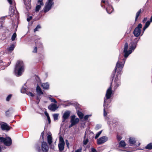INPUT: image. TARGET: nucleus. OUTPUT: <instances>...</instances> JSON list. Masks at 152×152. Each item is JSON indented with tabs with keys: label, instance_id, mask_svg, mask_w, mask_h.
<instances>
[{
	"label": "nucleus",
	"instance_id": "obj_33",
	"mask_svg": "<svg viewBox=\"0 0 152 152\" xmlns=\"http://www.w3.org/2000/svg\"><path fill=\"white\" fill-rule=\"evenodd\" d=\"M41 7L40 5H37L36 7L35 11L36 12H39Z\"/></svg>",
	"mask_w": 152,
	"mask_h": 152
},
{
	"label": "nucleus",
	"instance_id": "obj_41",
	"mask_svg": "<svg viewBox=\"0 0 152 152\" xmlns=\"http://www.w3.org/2000/svg\"><path fill=\"white\" fill-rule=\"evenodd\" d=\"M151 22L149 20L146 23H145V26H147V27H148L150 25Z\"/></svg>",
	"mask_w": 152,
	"mask_h": 152
},
{
	"label": "nucleus",
	"instance_id": "obj_9",
	"mask_svg": "<svg viewBox=\"0 0 152 152\" xmlns=\"http://www.w3.org/2000/svg\"><path fill=\"white\" fill-rule=\"evenodd\" d=\"M139 40V39L137 38H135L134 41L131 42L129 49L131 50L132 51H134L136 47Z\"/></svg>",
	"mask_w": 152,
	"mask_h": 152
},
{
	"label": "nucleus",
	"instance_id": "obj_54",
	"mask_svg": "<svg viewBox=\"0 0 152 152\" xmlns=\"http://www.w3.org/2000/svg\"><path fill=\"white\" fill-rule=\"evenodd\" d=\"M148 28V27H147V26H144V27H143V31H144L145 30Z\"/></svg>",
	"mask_w": 152,
	"mask_h": 152
},
{
	"label": "nucleus",
	"instance_id": "obj_12",
	"mask_svg": "<svg viewBox=\"0 0 152 152\" xmlns=\"http://www.w3.org/2000/svg\"><path fill=\"white\" fill-rule=\"evenodd\" d=\"M75 115H74L71 116L70 123H72L74 125L77 124L79 121V118H75Z\"/></svg>",
	"mask_w": 152,
	"mask_h": 152
},
{
	"label": "nucleus",
	"instance_id": "obj_60",
	"mask_svg": "<svg viewBox=\"0 0 152 152\" xmlns=\"http://www.w3.org/2000/svg\"><path fill=\"white\" fill-rule=\"evenodd\" d=\"M2 152V149L1 147L0 146V152Z\"/></svg>",
	"mask_w": 152,
	"mask_h": 152
},
{
	"label": "nucleus",
	"instance_id": "obj_24",
	"mask_svg": "<svg viewBox=\"0 0 152 152\" xmlns=\"http://www.w3.org/2000/svg\"><path fill=\"white\" fill-rule=\"evenodd\" d=\"M15 45L14 44H11L10 46L7 48V50L8 51L10 52H12L14 50Z\"/></svg>",
	"mask_w": 152,
	"mask_h": 152
},
{
	"label": "nucleus",
	"instance_id": "obj_49",
	"mask_svg": "<svg viewBox=\"0 0 152 152\" xmlns=\"http://www.w3.org/2000/svg\"><path fill=\"white\" fill-rule=\"evenodd\" d=\"M47 119L48 121V124H50L51 123V120L50 119V117H47Z\"/></svg>",
	"mask_w": 152,
	"mask_h": 152
},
{
	"label": "nucleus",
	"instance_id": "obj_34",
	"mask_svg": "<svg viewBox=\"0 0 152 152\" xmlns=\"http://www.w3.org/2000/svg\"><path fill=\"white\" fill-rule=\"evenodd\" d=\"M59 142L60 143H65L63 138L61 136L59 137Z\"/></svg>",
	"mask_w": 152,
	"mask_h": 152
},
{
	"label": "nucleus",
	"instance_id": "obj_30",
	"mask_svg": "<svg viewBox=\"0 0 152 152\" xmlns=\"http://www.w3.org/2000/svg\"><path fill=\"white\" fill-rule=\"evenodd\" d=\"M17 36V34L15 32L14 33L11 37V40L12 41H14L15 40V38H16Z\"/></svg>",
	"mask_w": 152,
	"mask_h": 152
},
{
	"label": "nucleus",
	"instance_id": "obj_43",
	"mask_svg": "<svg viewBox=\"0 0 152 152\" xmlns=\"http://www.w3.org/2000/svg\"><path fill=\"white\" fill-rule=\"evenodd\" d=\"M38 3L40 4V5H43V0H38Z\"/></svg>",
	"mask_w": 152,
	"mask_h": 152
},
{
	"label": "nucleus",
	"instance_id": "obj_21",
	"mask_svg": "<svg viewBox=\"0 0 152 152\" xmlns=\"http://www.w3.org/2000/svg\"><path fill=\"white\" fill-rule=\"evenodd\" d=\"M65 143H59L58 144V147L59 151H62L64 150Z\"/></svg>",
	"mask_w": 152,
	"mask_h": 152
},
{
	"label": "nucleus",
	"instance_id": "obj_52",
	"mask_svg": "<svg viewBox=\"0 0 152 152\" xmlns=\"http://www.w3.org/2000/svg\"><path fill=\"white\" fill-rule=\"evenodd\" d=\"M74 126H75V125L73 124H72V123H71V124H70L69 126V128H70Z\"/></svg>",
	"mask_w": 152,
	"mask_h": 152
},
{
	"label": "nucleus",
	"instance_id": "obj_11",
	"mask_svg": "<svg viewBox=\"0 0 152 152\" xmlns=\"http://www.w3.org/2000/svg\"><path fill=\"white\" fill-rule=\"evenodd\" d=\"M108 138L107 137L105 136L100 137L97 140V144L98 145L102 144L107 141Z\"/></svg>",
	"mask_w": 152,
	"mask_h": 152
},
{
	"label": "nucleus",
	"instance_id": "obj_56",
	"mask_svg": "<svg viewBox=\"0 0 152 152\" xmlns=\"http://www.w3.org/2000/svg\"><path fill=\"white\" fill-rule=\"evenodd\" d=\"M106 2H107V1H105L104 0H102V1H101V3H104V4L105 5V4L106 3ZM104 6L105 7V5Z\"/></svg>",
	"mask_w": 152,
	"mask_h": 152
},
{
	"label": "nucleus",
	"instance_id": "obj_42",
	"mask_svg": "<svg viewBox=\"0 0 152 152\" xmlns=\"http://www.w3.org/2000/svg\"><path fill=\"white\" fill-rule=\"evenodd\" d=\"M44 131H43L41 133V137H42V139L43 141L44 140Z\"/></svg>",
	"mask_w": 152,
	"mask_h": 152
},
{
	"label": "nucleus",
	"instance_id": "obj_59",
	"mask_svg": "<svg viewBox=\"0 0 152 152\" xmlns=\"http://www.w3.org/2000/svg\"><path fill=\"white\" fill-rule=\"evenodd\" d=\"M150 22H152V15L151 16L150 19Z\"/></svg>",
	"mask_w": 152,
	"mask_h": 152
},
{
	"label": "nucleus",
	"instance_id": "obj_48",
	"mask_svg": "<svg viewBox=\"0 0 152 152\" xmlns=\"http://www.w3.org/2000/svg\"><path fill=\"white\" fill-rule=\"evenodd\" d=\"M91 152H97V151L96 149L94 148H91Z\"/></svg>",
	"mask_w": 152,
	"mask_h": 152
},
{
	"label": "nucleus",
	"instance_id": "obj_37",
	"mask_svg": "<svg viewBox=\"0 0 152 152\" xmlns=\"http://www.w3.org/2000/svg\"><path fill=\"white\" fill-rule=\"evenodd\" d=\"M26 93L27 95H28L29 96H31L32 97H33L34 96V94H33L32 93H31V92H28L27 91V92Z\"/></svg>",
	"mask_w": 152,
	"mask_h": 152
},
{
	"label": "nucleus",
	"instance_id": "obj_47",
	"mask_svg": "<svg viewBox=\"0 0 152 152\" xmlns=\"http://www.w3.org/2000/svg\"><path fill=\"white\" fill-rule=\"evenodd\" d=\"M66 144L67 145V147L69 148V143L68 141L67 140H66Z\"/></svg>",
	"mask_w": 152,
	"mask_h": 152
},
{
	"label": "nucleus",
	"instance_id": "obj_18",
	"mask_svg": "<svg viewBox=\"0 0 152 152\" xmlns=\"http://www.w3.org/2000/svg\"><path fill=\"white\" fill-rule=\"evenodd\" d=\"M144 11V9L143 8H142L140 9L137 12L136 14V17L135 18V22H136L139 17L140 15V14L142 13Z\"/></svg>",
	"mask_w": 152,
	"mask_h": 152
},
{
	"label": "nucleus",
	"instance_id": "obj_19",
	"mask_svg": "<svg viewBox=\"0 0 152 152\" xmlns=\"http://www.w3.org/2000/svg\"><path fill=\"white\" fill-rule=\"evenodd\" d=\"M129 141L131 146H132L134 145L136 142L135 139L132 137L129 138Z\"/></svg>",
	"mask_w": 152,
	"mask_h": 152
},
{
	"label": "nucleus",
	"instance_id": "obj_32",
	"mask_svg": "<svg viewBox=\"0 0 152 152\" xmlns=\"http://www.w3.org/2000/svg\"><path fill=\"white\" fill-rule=\"evenodd\" d=\"M102 130H101L98 132V133L96 134V135L95 136V139L99 137V136L100 135V134L102 133Z\"/></svg>",
	"mask_w": 152,
	"mask_h": 152
},
{
	"label": "nucleus",
	"instance_id": "obj_40",
	"mask_svg": "<svg viewBox=\"0 0 152 152\" xmlns=\"http://www.w3.org/2000/svg\"><path fill=\"white\" fill-rule=\"evenodd\" d=\"M90 115H85L84 118V121H87L88 119V118L89 116H90Z\"/></svg>",
	"mask_w": 152,
	"mask_h": 152
},
{
	"label": "nucleus",
	"instance_id": "obj_45",
	"mask_svg": "<svg viewBox=\"0 0 152 152\" xmlns=\"http://www.w3.org/2000/svg\"><path fill=\"white\" fill-rule=\"evenodd\" d=\"M117 139L118 141H120L122 139V137L120 135H117Z\"/></svg>",
	"mask_w": 152,
	"mask_h": 152
},
{
	"label": "nucleus",
	"instance_id": "obj_2",
	"mask_svg": "<svg viewBox=\"0 0 152 152\" xmlns=\"http://www.w3.org/2000/svg\"><path fill=\"white\" fill-rule=\"evenodd\" d=\"M24 64L22 61L18 60L15 65L14 69V72L16 75L20 76L22 74V72H24Z\"/></svg>",
	"mask_w": 152,
	"mask_h": 152
},
{
	"label": "nucleus",
	"instance_id": "obj_57",
	"mask_svg": "<svg viewBox=\"0 0 152 152\" xmlns=\"http://www.w3.org/2000/svg\"><path fill=\"white\" fill-rule=\"evenodd\" d=\"M36 99L37 100H39V101H40V98L38 96H37L36 97Z\"/></svg>",
	"mask_w": 152,
	"mask_h": 152
},
{
	"label": "nucleus",
	"instance_id": "obj_13",
	"mask_svg": "<svg viewBox=\"0 0 152 152\" xmlns=\"http://www.w3.org/2000/svg\"><path fill=\"white\" fill-rule=\"evenodd\" d=\"M106 8V10L109 14L111 13L113 10V7L108 2H106L105 4V7Z\"/></svg>",
	"mask_w": 152,
	"mask_h": 152
},
{
	"label": "nucleus",
	"instance_id": "obj_15",
	"mask_svg": "<svg viewBox=\"0 0 152 152\" xmlns=\"http://www.w3.org/2000/svg\"><path fill=\"white\" fill-rule=\"evenodd\" d=\"M104 115L106 116L107 115V113L106 111V109H108L109 107L108 106L110 103V102L109 103H106V100L104 99Z\"/></svg>",
	"mask_w": 152,
	"mask_h": 152
},
{
	"label": "nucleus",
	"instance_id": "obj_3",
	"mask_svg": "<svg viewBox=\"0 0 152 152\" xmlns=\"http://www.w3.org/2000/svg\"><path fill=\"white\" fill-rule=\"evenodd\" d=\"M0 142H3L5 145L10 146L12 145V140L10 137H7L6 138L0 137Z\"/></svg>",
	"mask_w": 152,
	"mask_h": 152
},
{
	"label": "nucleus",
	"instance_id": "obj_44",
	"mask_svg": "<svg viewBox=\"0 0 152 152\" xmlns=\"http://www.w3.org/2000/svg\"><path fill=\"white\" fill-rule=\"evenodd\" d=\"M101 126L100 125H99V124H97L96 127H95V129H96V130H98L99 129H100V128H101Z\"/></svg>",
	"mask_w": 152,
	"mask_h": 152
},
{
	"label": "nucleus",
	"instance_id": "obj_16",
	"mask_svg": "<svg viewBox=\"0 0 152 152\" xmlns=\"http://www.w3.org/2000/svg\"><path fill=\"white\" fill-rule=\"evenodd\" d=\"M58 107L56 104H52L48 107V108L50 110L54 111L58 108Z\"/></svg>",
	"mask_w": 152,
	"mask_h": 152
},
{
	"label": "nucleus",
	"instance_id": "obj_58",
	"mask_svg": "<svg viewBox=\"0 0 152 152\" xmlns=\"http://www.w3.org/2000/svg\"><path fill=\"white\" fill-rule=\"evenodd\" d=\"M81 150L80 149H77L76 151H75V152H81Z\"/></svg>",
	"mask_w": 152,
	"mask_h": 152
},
{
	"label": "nucleus",
	"instance_id": "obj_17",
	"mask_svg": "<svg viewBox=\"0 0 152 152\" xmlns=\"http://www.w3.org/2000/svg\"><path fill=\"white\" fill-rule=\"evenodd\" d=\"M40 38H38L36 39L35 40V42L36 44V45L37 47H38V48H42L43 44L40 41H39L40 39Z\"/></svg>",
	"mask_w": 152,
	"mask_h": 152
},
{
	"label": "nucleus",
	"instance_id": "obj_29",
	"mask_svg": "<svg viewBox=\"0 0 152 152\" xmlns=\"http://www.w3.org/2000/svg\"><path fill=\"white\" fill-rule=\"evenodd\" d=\"M119 145L121 147H124L126 146V144L124 140H121L119 143Z\"/></svg>",
	"mask_w": 152,
	"mask_h": 152
},
{
	"label": "nucleus",
	"instance_id": "obj_1",
	"mask_svg": "<svg viewBox=\"0 0 152 152\" xmlns=\"http://www.w3.org/2000/svg\"><path fill=\"white\" fill-rule=\"evenodd\" d=\"M124 63L121 62L118 60L117 62L114 70L113 72L111 77L112 78V83L113 80L115 76V73L116 72H117V75L114 81V89L115 90L117 89V88L119 86L121 85L120 77L121 74V72L123 68L125 60L124 58L123 59Z\"/></svg>",
	"mask_w": 152,
	"mask_h": 152
},
{
	"label": "nucleus",
	"instance_id": "obj_6",
	"mask_svg": "<svg viewBox=\"0 0 152 152\" xmlns=\"http://www.w3.org/2000/svg\"><path fill=\"white\" fill-rule=\"evenodd\" d=\"M41 148V150L39 147L37 148V150L39 152H40L41 150L43 152H48L49 150V147L46 142L43 141L42 142Z\"/></svg>",
	"mask_w": 152,
	"mask_h": 152
},
{
	"label": "nucleus",
	"instance_id": "obj_35",
	"mask_svg": "<svg viewBox=\"0 0 152 152\" xmlns=\"http://www.w3.org/2000/svg\"><path fill=\"white\" fill-rule=\"evenodd\" d=\"M41 28V27L39 25H37L36 28L34 29V32L38 31V29L40 28Z\"/></svg>",
	"mask_w": 152,
	"mask_h": 152
},
{
	"label": "nucleus",
	"instance_id": "obj_4",
	"mask_svg": "<svg viewBox=\"0 0 152 152\" xmlns=\"http://www.w3.org/2000/svg\"><path fill=\"white\" fill-rule=\"evenodd\" d=\"M54 4L53 0H48L46 3L45 6L44 8V12L46 13L50 10Z\"/></svg>",
	"mask_w": 152,
	"mask_h": 152
},
{
	"label": "nucleus",
	"instance_id": "obj_7",
	"mask_svg": "<svg viewBox=\"0 0 152 152\" xmlns=\"http://www.w3.org/2000/svg\"><path fill=\"white\" fill-rule=\"evenodd\" d=\"M142 24L140 23L134 29L133 32V34L135 37H138L140 36L142 31L141 28H142Z\"/></svg>",
	"mask_w": 152,
	"mask_h": 152
},
{
	"label": "nucleus",
	"instance_id": "obj_26",
	"mask_svg": "<svg viewBox=\"0 0 152 152\" xmlns=\"http://www.w3.org/2000/svg\"><path fill=\"white\" fill-rule=\"evenodd\" d=\"M12 113V110L9 109L6 112L5 115L7 117H9Z\"/></svg>",
	"mask_w": 152,
	"mask_h": 152
},
{
	"label": "nucleus",
	"instance_id": "obj_36",
	"mask_svg": "<svg viewBox=\"0 0 152 152\" xmlns=\"http://www.w3.org/2000/svg\"><path fill=\"white\" fill-rule=\"evenodd\" d=\"M12 96V94L9 95L6 98V101H9L10 100V99Z\"/></svg>",
	"mask_w": 152,
	"mask_h": 152
},
{
	"label": "nucleus",
	"instance_id": "obj_23",
	"mask_svg": "<svg viewBox=\"0 0 152 152\" xmlns=\"http://www.w3.org/2000/svg\"><path fill=\"white\" fill-rule=\"evenodd\" d=\"M42 86L44 89L48 90L49 89V85L48 83H43Z\"/></svg>",
	"mask_w": 152,
	"mask_h": 152
},
{
	"label": "nucleus",
	"instance_id": "obj_55",
	"mask_svg": "<svg viewBox=\"0 0 152 152\" xmlns=\"http://www.w3.org/2000/svg\"><path fill=\"white\" fill-rule=\"evenodd\" d=\"M8 2L11 5L12 3V0H7Z\"/></svg>",
	"mask_w": 152,
	"mask_h": 152
},
{
	"label": "nucleus",
	"instance_id": "obj_25",
	"mask_svg": "<svg viewBox=\"0 0 152 152\" xmlns=\"http://www.w3.org/2000/svg\"><path fill=\"white\" fill-rule=\"evenodd\" d=\"M47 140L48 143L49 145H50L52 142V138L51 136V134L49 135L47 137Z\"/></svg>",
	"mask_w": 152,
	"mask_h": 152
},
{
	"label": "nucleus",
	"instance_id": "obj_63",
	"mask_svg": "<svg viewBox=\"0 0 152 152\" xmlns=\"http://www.w3.org/2000/svg\"><path fill=\"white\" fill-rule=\"evenodd\" d=\"M101 5L102 7V4H101Z\"/></svg>",
	"mask_w": 152,
	"mask_h": 152
},
{
	"label": "nucleus",
	"instance_id": "obj_10",
	"mask_svg": "<svg viewBox=\"0 0 152 152\" xmlns=\"http://www.w3.org/2000/svg\"><path fill=\"white\" fill-rule=\"evenodd\" d=\"M1 128L2 130H6L8 131L10 130L12 127L9 126L6 123L2 122L0 124Z\"/></svg>",
	"mask_w": 152,
	"mask_h": 152
},
{
	"label": "nucleus",
	"instance_id": "obj_53",
	"mask_svg": "<svg viewBox=\"0 0 152 152\" xmlns=\"http://www.w3.org/2000/svg\"><path fill=\"white\" fill-rule=\"evenodd\" d=\"M148 28V27H147V26H144V27H143V31H144L145 30Z\"/></svg>",
	"mask_w": 152,
	"mask_h": 152
},
{
	"label": "nucleus",
	"instance_id": "obj_46",
	"mask_svg": "<svg viewBox=\"0 0 152 152\" xmlns=\"http://www.w3.org/2000/svg\"><path fill=\"white\" fill-rule=\"evenodd\" d=\"M32 18V17L31 16H29L27 18V20L28 22H29L31 20Z\"/></svg>",
	"mask_w": 152,
	"mask_h": 152
},
{
	"label": "nucleus",
	"instance_id": "obj_62",
	"mask_svg": "<svg viewBox=\"0 0 152 152\" xmlns=\"http://www.w3.org/2000/svg\"><path fill=\"white\" fill-rule=\"evenodd\" d=\"M68 106V105H66V106Z\"/></svg>",
	"mask_w": 152,
	"mask_h": 152
},
{
	"label": "nucleus",
	"instance_id": "obj_28",
	"mask_svg": "<svg viewBox=\"0 0 152 152\" xmlns=\"http://www.w3.org/2000/svg\"><path fill=\"white\" fill-rule=\"evenodd\" d=\"M145 148L147 149H152V142H151L148 144L145 147Z\"/></svg>",
	"mask_w": 152,
	"mask_h": 152
},
{
	"label": "nucleus",
	"instance_id": "obj_38",
	"mask_svg": "<svg viewBox=\"0 0 152 152\" xmlns=\"http://www.w3.org/2000/svg\"><path fill=\"white\" fill-rule=\"evenodd\" d=\"M50 99L51 102H54L55 103H57V102L56 101V99L53 98H50Z\"/></svg>",
	"mask_w": 152,
	"mask_h": 152
},
{
	"label": "nucleus",
	"instance_id": "obj_22",
	"mask_svg": "<svg viewBox=\"0 0 152 152\" xmlns=\"http://www.w3.org/2000/svg\"><path fill=\"white\" fill-rule=\"evenodd\" d=\"M36 91L38 94H43L41 88L38 85L36 88Z\"/></svg>",
	"mask_w": 152,
	"mask_h": 152
},
{
	"label": "nucleus",
	"instance_id": "obj_14",
	"mask_svg": "<svg viewBox=\"0 0 152 152\" xmlns=\"http://www.w3.org/2000/svg\"><path fill=\"white\" fill-rule=\"evenodd\" d=\"M70 112L69 111H67L64 112L62 117V122H64L70 116Z\"/></svg>",
	"mask_w": 152,
	"mask_h": 152
},
{
	"label": "nucleus",
	"instance_id": "obj_8",
	"mask_svg": "<svg viewBox=\"0 0 152 152\" xmlns=\"http://www.w3.org/2000/svg\"><path fill=\"white\" fill-rule=\"evenodd\" d=\"M128 44L127 42H126L124 45L123 51L124 53V56L125 58L127 57L132 52L131 50L129 49V50H128Z\"/></svg>",
	"mask_w": 152,
	"mask_h": 152
},
{
	"label": "nucleus",
	"instance_id": "obj_5",
	"mask_svg": "<svg viewBox=\"0 0 152 152\" xmlns=\"http://www.w3.org/2000/svg\"><path fill=\"white\" fill-rule=\"evenodd\" d=\"M112 82L111 83V85L109 88L107 89L106 95L105 97L106 98H104V99L106 100V103H109L110 102L107 101L108 99H109L111 97L112 94L113 93V91L112 90Z\"/></svg>",
	"mask_w": 152,
	"mask_h": 152
},
{
	"label": "nucleus",
	"instance_id": "obj_51",
	"mask_svg": "<svg viewBox=\"0 0 152 152\" xmlns=\"http://www.w3.org/2000/svg\"><path fill=\"white\" fill-rule=\"evenodd\" d=\"M45 114L47 117H49V115L48 113L46 111L45 112Z\"/></svg>",
	"mask_w": 152,
	"mask_h": 152
},
{
	"label": "nucleus",
	"instance_id": "obj_50",
	"mask_svg": "<svg viewBox=\"0 0 152 152\" xmlns=\"http://www.w3.org/2000/svg\"><path fill=\"white\" fill-rule=\"evenodd\" d=\"M147 18H145L142 20V22L144 23H145L147 20Z\"/></svg>",
	"mask_w": 152,
	"mask_h": 152
},
{
	"label": "nucleus",
	"instance_id": "obj_39",
	"mask_svg": "<svg viewBox=\"0 0 152 152\" xmlns=\"http://www.w3.org/2000/svg\"><path fill=\"white\" fill-rule=\"evenodd\" d=\"M37 46H36V47H35L34 48V50L32 51V52L33 53H37Z\"/></svg>",
	"mask_w": 152,
	"mask_h": 152
},
{
	"label": "nucleus",
	"instance_id": "obj_27",
	"mask_svg": "<svg viewBox=\"0 0 152 152\" xmlns=\"http://www.w3.org/2000/svg\"><path fill=\"white\" fill-rule=\"evenodd\" d=\"M77 114L80 119L83 118L84 115L81 112L78 111L77 112Z\"/></svg>",
	"mask_w": 152,
	"mask_h": 152
},
{
	"label": "nucleus",
	"instance_id": "obj_20",
	"mask_svg": "<svg viewBox=\"0 0 152 152\" xmlns=\"http://www.w3.org/2000/svg\"><path fill=\"white\" fill-rule=\"evenodd\" d=\"M86 132H85V135L83 137V145H86L89 141L88 139L87 138H86Z\"/></svg>",
	"mask_w": 152,
	"mask_h": 152
},
{
	"label": "nucleus",
	"instance_id": "obj_31",
	"mask_svg": "<svg viewBox=\"0 0 152 152\" xmlns=\"http://www.w3.org/2000/svg\"><path fill=\"white\" fill-rule=\"evenodd\" d=\"M58 114H55L53 115V119L54 120L56 121L58 120Z\"/></svg>",
	"mask_w": 152,
	"mask_h": 152
},
{
	"label": "nucleus",
	"instance_id": "obj_61",
	"mask_svg": "<svg viewBox=\"0 0 152 152\" xmlns=\"http://www.w3.org/2000/svg\"><path fill=\"white\" fill-rule=\"evenodd\" d=\"M140 143H139V144H138V146H139L140 145Z\"/></svg>",
	"mask_w": 152,
	"mask_h": 152
}]
</instances>
